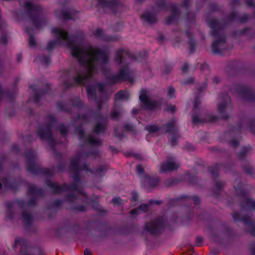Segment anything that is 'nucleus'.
I'll use <instances>...</instances> for the list:
<instances>
[{"instance_id":"44","label":"nucleus","mask_w":255,"mask_h":255,"mask_svg":"<svg viewBox=\"0 0 255 255\" xmlns=\"http://www.w3.org/2000/svg\"><path fill=\"white\" fill-rule=\"evenodd\" d=\"M39 61L42 64L47 65L50 62V59L44 55L39 57Z\"/></svg>"},{"instance_id":"51","label":"nucleus","mask_w":255,"mask_h":255,"mask_svg":"<svg viewBox=\"0 0 255 255\" xmlns=\"http://www.w3.org/2000/svg\"><path fill=\"white\" fill-rule=\"evenodd\" d=\"M126 155L127 156H133L136 159L139 160H142V156L140 154H135V153H126Z\"/></svg>"},{"instance_id":"50","label":"nucleus","mask_w":255,"mask_h":255,"mask_svg":"<svg viewBox=\"0 0 255 255\" xmlns=\"http://www.w3.org/2000/svg\"><path fill=\"white\" fill-rule=\"evenodd\" d=\"M136 170L139 174L143 173L144 171V168L141 164H138L136 166Z\"/></svg>"},{"instance_id":"35","label":"nucleus","mask_w":255,"mask_h":255,"mask_svg":"<svg viewBox=\"0 0 255 255\" xmlns=\"http://www.w3.org/2000/svg\"><path fill=\"white\" fill-rule=\"evenodd\" d=\"M144 129L148 131L150 133H157L159 131L160 128L157 125H150L146 126L144 127Z\"/></svg>"},{"instance_id":"8","label":"nucleus","mask_w":255,"mask_h":255,"mask_svg":"<svg viewBox=\"0 0 255 255\" xmlns=\"http://www.w3.org/2000/svg\"><path fill=\"white\" fill-rule=\"evenodd\" d=\"M165 228L163 219L161 217L146 222L144 226V230L148 233L157 235L161 233Z\"/></svg>"},{"instance_id":"42","label":"nucleus","mask_w":255,"mask_h":255,"mask_svg":"<svg viewBox=\"0 0 255 255\" xmlns=\"http://www.w3.org/2000/svg\"><path fill=\"white\" fill-rule=\"evenodd\" d=\"M125 128L127 131H130L132 133L135 134L137 132L135 128L130 124H126L125 125Z\"/></svg>"},{"instance_id":"53","label":"nucleus","mask_w":255,"mask_h":255,"mask_svg":"<svg viewBox=\"0 0 255 255\" xmlns=\"http://www.w3.org/2000/svg\"><path fill=\"white\" fill-rule=\"evenodd\" d=\"M246 3L250 7L255 6V0H246Z\"/></svg>"},{"instance_id":"19","label":"nucleus","mask_w":255,"mask_h":255,"mask_svg":"<svg viewBox=\"0 0 255 255\" xmlns=\"http://www.w3.org/2000/svg\"><path fill=\"white\" fill-rule=\"evenodd\" d=\"M143 186L146 190H150L158 185L159 183L158 177H152L148 175H145L143 177Z\"/></svg>"},{"instance_id":"62","label":"nucleus","mask_w":255,"mask_h":255,"mask_svg":"<svg viewBox=\"0 0 255 255\" xmlns=\"http://www.w3.org/2000/svg\"><path fill=\"white\" fill-rule=\"evenodd\" d=\"M192 200L195 205H198L200 203V199L197 196H193L191 197Z\"/></svg>"},{"instance_id":"17","label":"nucleus","mask_w":255,"mask_h":255,"mask_svg":"<svg viewBox=\"0 0 255 255\" xmlns=\"http://www.w3.org/2000/svg\"><path fill=\"white\" fill-rule=\"evenodd\" d=\"M200 104V100L199 98L196 97L194 102L193 113L192 115V123L195 125H197L199 123L209 121L211 122L214 120V119H209L208 120L206 119H203L200 117V113L199 110V105Z\"/></svg>"},{"instance_id":"13","label":"nucleus","mask_w":255,"mask_h":255,"mask_svg":"<svg viewBox=\"0 0 255 255\" xmlns=\"http://www.w3.org/2000/svg\"><path fill=\"white\" fill-rule=\"evenodd\" d=\"M233 217L235 221H242L244 222L246 229L253 236H255V221H253L251 217L245 216L241 217L238 213L233 214Z\"/></svg>"},{"instance_id":"11","label":"nucleus","mask_w":255,"mask_h":255,"mask_svg":"<svg viewBox=\"0 0 255 255\" xmlns=\"http://www.w3.org/2000/svg\"><path fill=\"white\" fill-rule=\"evenodd\" d=\"M26 158V166L27 170L32 174H36L40 171L39 165L36 164V154L32 150H28L25 153Z\"/></svg>"},{"instance_id":"23","label":"nucleus","mask_w":255,"mask_h":255,"mask_svg":"<svg viewBox=\"0 0 255 255\" xmlns=\"http://www.w3.org/2000/svg\"><path fill=\"white\" fill-rule=\"evenodd\" d=\"M94 34L96 37L101 38L107 41H113L118 40L119 39V37L117 36L105 35L103 30L102 29H97L94 32Z\"/></svg>"},{"instance_id":"1","label":"nucleus","mask_w":255,"mask_h":255,"mask_svg":"<svg viewBox=\"0 0 255 255\" xmlns=\"http://www.w3.org/2000/svg\"><path fill=\"white\" fill-rule=\"evenodd\" d=\"M57 41H49L46 47L48 51L52 50L57 43L70 48L73 57L78 61L80 67L75 71L65 73L68 79L64 82L65 88L75 85H85L92 77L93 72L97 66L108 63L109 52L106 49L89 46L84 48L79 43L75 35L69 36V33L61 28H54L52 30Z\"/></svg>"},{"instance_id":"59","label":"nucleus","mask_w":255,"mask_h":255,"mask_svg":"<svg viewBox=\"0 0 255 255\" xmlns=\"http://www.w3.org/2000/svg\"><path fill=\"white\" fill-rule=\"evenodd\" d=\"M0 42L3 44H6L7 43V37L5 34H3L0 38Z\"/></svg>"},{"instance_id":"52","label":"nucleus","mask_w":255,"mask_h":255,"mask_svg":"<svg viewBox=\"0 0 255 255\" xmlns=\"http://www.w3.org/2000/svg\"><path fill=\"white\" fill-rule=\"evenodd\" d=\"M203 238L201 237H197L196 240L195 244L197 246H201L203 243Z\"/></svg>"},{"instance_id":"39","label":"nucleus","mask_w":255,"mask_h":255,"mask_svg":"<svg viewBox=\"0 0 255 255\" xmlns=\"http://www.w3.org/2000/svg\"><path fill=\"white\" fill-rule=\"evenodd\" d=\"M25 30L27 32H28L30 35L29 42H28L29 45L30 47H35L36 46V42L35 40L34 36L30 33V31L28 28L26 29Z\"/></svg>"},{"instance_id":"60","label":"nucleus","mask_w":255,"mask_h":255,"mask_svg":"<svg viewBox=\"0 0 255 255\" xmlns=\"http://www.w3.org/2000/svg\"><path fill=\"white\" fill-rule=\"evenodd\" d=\"M194 82V77H190L188 79H186L184 81V84H193Z\"/></svg>"},{"instance_id":"48","label":"nucleus","mask_w":255,"mask_h":255,"mask_svg":"<svg viewBox=\"0 0 255 255\" xmlns=\"http://www.w3.org/2000/svg\"><path fill=\"white\" fill-rule=\"evenodd\" d=\"M174 93L175 89L172 87H169L168 89V96L170 98H172L174 97Z\"/></svg>"},{"instance_id":"4","label":"nucleus","mask_w":255,"mask_h":255,"mask_svg":"<svg viewBox=\"0 0 255 255\" xmlns=\"http://www.w3.org/2000/svg\"><path fill=\"white\" fill-rule=\"evenodd\" d=\"M28 193L31 197V200H29L27 204L23 200L18 201L17 203L8 202L6 203V217L9 219H13L15 218L16 206H18L22 210L26 206L32 207L36 205V198L43 194V191L38 189L34 185L30 184L28 186Z\"/></svg>"},{"instance_id":"7","label":"nucleus","mask_w":255,"mask_h":255,"mask_svg":"<svg viewBox=\"0 0 255 255\" xmlns=\"http://www.w3.org/2000/svg\"><path fill=\"white\" fill-rule=\"evenodd\" d=\"M20 247V254L21 255H44L42 249L39 248L31 247L26 240L21 239H16L13 248Z\"/></svg>"},{"instance_id":"54","label":"nucleus","mask_w":255,"mask_h":255,"mask_svg":"<svg viewBox=\"0 0 255 255\" xmlns=\"http://www.w3.org/2000/svg\"><path fill=\"white\" fill-rule=\"evenodd\" d=\"M156 4L157 6L161 9L165 5V0H157Z\"/></svg>"},{"instance_id":"16","label":"nucleus","mask_w":255,"mask_h":255,"mask_svg":"<svg viewBox=\"0 0 255 255\" xmlns=\"http://www.w3.org/2000/svg\"><path fill=\"white\" fill-rule=\"evenodd\" d=\"M168 160L161 163L160 172L167 173L177 170L180 166V163L174 158H168Z\"/></svg>"},{"instance_id":"10","label":"nucleus","mask_w":255,"mask_h":255,"mask_svg":"<svg viewBox=\"0 0 255 255\" xmlns=\"http://www.w3.org/2000/svg\"><path fill=\"white\" fill-rule=\"evenodd\" d=\"M219 100V112L221 115V118L227 120L229 118L227 112L231 109L230 98L227 94H225L220 96Z\"/></svg>"},{"instance_id":"26","label":"nucleus","mask_w":255,"mask_h":255,"mask_svg":"<svg viewBox=\"0 0 255 255\" xmlns=\"http://www.w3.org/2000/svg\"><path fill=\"white\" fill-rule=\"evenodd\" d=\"M242 210H248L252 208L255 210V200L250 199L248 197H244L241 203Z\"/></svg>"},{"instance_id":"57","label":"nucleus","mask_w":255,"mask_h":255,"mask_svg":"<svg viewBox=\"0 0 255 255\" xmlns=\"http://www.w3.org/2000/svg\"><path fill=\"white\" fill-rule=\"evenodd\" d=\"M188 69L189 65L187 62L184 63L181 67V70L183 73H186L188 71Z\"/></svg>"},{"instance_id":"2","label":"nucleus","mask_w":255,"mask_h":255,"mask_svg":"<svg viewBox=\"0 0 255 255\" xmlns=\"http://www.w3.org/2000/svg\"><path fill=\"white\" fill-rule=\"evenodd\" d=\"M99 154L97 150H95L89 153L82 152L77 154L76 156L72 158L70 162L69 171L73 174V178L74 183L72 185H67L64 184L62 186H60L57 183H53L50 180H46V184L52 190L53 193H60L64 191H69L74 193H77L79 195H83L84 199L83 202H87L86 194L81 188L80 178L79 176V163L82 159H86L90 156H92L94 158H96Z\"/></svg>"},{"instance_id":"9","label":"nucleus","mask_w":255,"mask_h":255,"mask_svg":"<svg viewBox=\"0 0 255 255\" xmlns=\"http://www.w3.org/2000/svg\"><path fill=\"white\" fill-rule=\"evenodd\" d=\"M23 6L29 15L30 20L35 28L40 27L42 21L37 16V12L41 8L39 6L34 5L29 1L23 2Z\"/></svg>"},{"instance_id":"14","label":"nucleus","mask_w":255,"mask_h":255,"mask_svg":"<svg viewBox=\"0 0 255 255\" xmlns=\"http://www.w3.org/2000/svg\"><path fill=\"white\" fill-rule=\"evenodd\" d=\"M252 150V147L250 146L242 147L240 151H237L238 157L241 160H243L242 166L244 169V171L248 174H252L254 170L250 166L249 163L247 161L244 160V159L246 155H247Z\"/></svg>"},{"instance_id":"32","label":"nucleus","mask_w":255,"mask_h":255,"mask_svg":"<svg viewBox=\"0 0 255 255\" xmlns=\"http://www.w3.org/2000/svg\"><path fill=\"white\" fill-rule=\"evenodd\" d=\"M128 98V93L124 91H120L115 95V99L116 101L121 100H127Z\"/></svg>"},{"instance_id":"38","label":"nucleus","mask_w":255,"mask_h":255,"mask_svg":"<svg viewBox=\"0 0 255 255\" xmlns=\"http://www.w3.org/2000/svg\"><path fill=\"white\" fill-rule=\"evenodd\" d=\"M246 125L247 128L255 134V121L251 120L249 121Z\"/></svg>"},{"instance_id":"47","label":"nucleus","mask_w":255,"mask_h":255,"mask_svg":"<svg viewBox=\"0 0 255 255\" xmlns=\"http://www.w3.org/2000/svg\"><path fill=\"white\" fill-rule=\"evenodd\" d=\"M172 67L173 66L171 64H166L165 65V68L163 71L164 73L165 74H168L170 73L172 70Z\"/></svg>"},{"instance_id":"43","label":"nucleus","mask_w":255,"mask_h":255,"mask_svg":"<svg viewBox=\"0 0 255 255\" xmlns=\"http://www.w3.org/2000/svg\"><path fill=\"white\" fill-rule=\"evenodd\" d=\"M112 202L116 206H119L123 204V201L120 197L114 198L112 200Z\"/></svg>"},{"instance_id":"29","label":"nucleus","mask_w":255,"mask_h":255,"mask_svg":"<svg viewBox=\"0 0 255 255\" xmlns=\"http://www.w3.org/2000/svg\"><path fill=\"white\" fill-rule=\"evenodd\" d=\"M179 13L177 8L175 6H172L171 8V15L165 19L167 24H170L175 21L178 17Z\"/></svg>"},{"instance_id":"20","label":"nucleus","mask_w":255,"mask_h":255,"mask_svg":"<svg viewBox=\"0 0 255 255\" xmlns=\"http://www.w3.org/2000/svg\"><path fill=\"white\" fill-rule=\"evenodd\" d=\"M67 200L70 204H73L71 207L73 210L82 212H85L86 211V207L85 206L75 204L76 203H78V201L79 200L75 194H70L68 195L67 197Z\"/></svg>"},{"instance_id":"36","label":"nucleus","mask_w":255,"mask_h":255,"mask_svg":"<svg viewBox=\"0 0 255 255\" xmlns=\"http://www.w3.org/2000/svg\"><path fill=\"white\" fill-rule=\"evenodd\" d=\"M178 181L177 180L173 178H170L169 179H166L164 182V184L166 187H170L171 186H173L174 185H176L178 184Z\"/></svg>"},{"instance_id":"28","label":"nucleus","mask_w":255,"mask_h":255,"mask_svg":"<svg viewBox=\"0 0 255 255\" xmlns=\"http://www.w3.org/2000/svg\"><path fill=\"white\" fill-rule=\"evenodd\" d=\"M124 110L121 106L116 105L111 113V117L113 120H118L124 114Z\"/></svg>"},{"instance_id":"25","label":"nucleus","mask_w":255,"mask_h":255,"mask_svg":"<svg viewBox=\"0 0 255 255\" xmlns=\"http://www.w3.org/2000/svg\"><path fill=\"white\" fill-rule=\"evenodd\" d=\"M126 56H130L128 50L126 49H119L116 51L115 60L119 65H122L124 63V57Z\"/></svg>"},{"instance_id":"40","label":"nucleus","mask_w":255,"mask_h":255,"mask_svg":"<svg viewBox=\"0 0 255 255\" xmlns=\"http://www.w3.org/2000/svg\"><path fill=\"white\" fill-rule=\"evenodd\" d=\"M34 90V102H37L38 100L40 99V97L45 93V92L41 91L39 90Z\"/></svg>"},{"instance_id":"6","label":"nucleus","mask_w":255,"mask_h":255,"mask_svg":"<svg viewBox=\"0 0 255 255\" xmlns=\"http://www.w3.org/2000/svg\"><path fill=\"white\" fill-rule=\"evenodd\" d=\"M45 124L40 126L36 131V134L41 140H46L51 146L53 153L56 151L54 148L55 142L53 138L52 128L56 124V119L53 116H48L45 119Z\"/></svg>"},{"instance_id":"5","label":"nucleus","mask_w":255,"mask_h":255,"mask_svg":"<svg viewBox=\"0 0 255 255\" xmlns=\"http://www.w3.org/2000/svg\"><path fill=\"white\" fill-rule=\"evenodd\" d=\"M96 124L94 131L89 136H85L84 131L81 127L76 128L75 132L78 134L80 140H84L93 146H99L102 145V141L94 135V133L96 132L97 134H100L104 132L106 128L107 119L105 117L99 115L96 117Z\"/></svg>"},{"instance_id":"41","label":"nucleus","mask_w":255,"mask_h":255,"mask_svg":"<svg viewBox=\"0 0 255 255\" xmlns=\"http://www.w3.org/2000/svg\"><path fill=\"white\" fill-rule=\"evenodd\" d=\"M57 129L59 130L61 134L63 136L66 135L67 132H68V129L67 128L65 127L63 124L60 125L59 126L57 127Z\"/></svg>"},{"instance_id":"58","label":"nucleus","mask_w":255,"mask_h":255,"mask_svg":"<svg viewBox=\"0 0 255 255\" xmlns=\"http://www.w3.org/2000/svg\"><path fill=\"white\" fill-rule=\"evenodd\" d=\"M44 173L47 176H52L54 174V169L50 170L46 169L44 171Z\"/></svg>"},{"instance_id":"61","label":"nucleus","mask_w":255,"mask_h":255,"mask_svg":"<svg viewBox=\"0 0 255 255\" xmlns=\"http://www.w3.org/2000/svg\"><path fill=\"white\" fill-rule=\"evenodd\" d=\"M230 145L234 147H236L238 146L239 142L236 139H232L230 142Z\"/></svg>"},{"instance_id":"63","label":"nucleus","mask_w":255,"mask_h":255,"mask_svg":"<svg viewBox=\"0 0 255 255\" xmlns=\"http://www.w3.org/2000/svg\"><path fill=\"white\" fill-rule=\"evenodd\" d=\"M62 204V201L61 200H57L53 203V207H58Z\"/></svg>"},{"instance_id":"21","label":"nucleus","mask_w":255,"mask_h":255,"mask_svg":"<svg viewBox=\"0 0 255 255\" xmlns=\"http://www.w3.org/2000/svg\"><path fill=\"white\" fill-rule=\"evenodd\" d=\"M100 3L103 7L110 8L114 13L118 11L120 6L117 0H100Z\"/></svg>"},{"instance_id":"30","label":"nucleus","mask_w":255,"mask_h":255,"mask_svg":"<svg viewBox=\"0 0 255 255\" xmlns=\"http://www.w3.org/2000/svg\"><path fill=\"white\" fill-rule=\"evenodd\" d=\"M22 222L24 226H29L33 221V217L31 214L26 211H23L22 215Z\"/></svg>"},{"instance_id":"18","label":"nucleus","mask_w":255,"mask_h":255,"mask_svg":"<svg viewBox=\"0 0 255 255\" xmlns=\"http://www.w3.org/2000/svg\"><path fill=\"white\" fill-rule=\"evenodd\" d=\"M108 169V166L107 165H99L97 168L94 169H90V168L86 164H84L81 167V170L89 171L92 174L96 177H102L105 175Z\"/></svg>"},{"instance_id":"37","label":"nucleus","mask_w":255,"mask_h":255,"mask_svg":"<svg viewBox=\"0 0 255 255\" xmlns=\"http://www.w3.org/2000/svg\"><path fill=\"white\" fill-rule=\"evenodd\" d=\"M171 137L169 138V140L172 146H174L177 143V138L179 137L178 132L175 133H172L170 134Z\"/></svg>"},{"instance_id":"56","label":"nucleus","mask_w":255,"mask_h":255,"mask_svg":"<svg viewBox=\"0 0 255 255\" xmlns=\"http://www.w3.org/2000/svg\"><path fill=\"white\" fill-rule=\"evenodd\" d=\"M105 86V84L102 83H99L96 86V88L98 89L100 93L102 94L103 92Z\"/></svg>"},{"instance_id":"34","label":"nucleus","mask_w":255,"mask_h":255,"mask_svg":"<svg viewBox=\"0 0 255 255\" xmlns=\"http://www.w3.org/2000/svg\"><path fill=\"white\" fill-rule=\"evenodd\" d=\"M221 165L216 164L209 168L213 178H215L218 175V170L221 168Z\"/></svg>"},{"instance_id":"24","label":"nucleus","mask_w":255,"mask_h":255,"mask_svg":"<svg viewBox=\"0 0 255 255\" xmlns=\"http://www.w3.org/2000/svg\"><path fill=\"white\" fill-rule=\"evenodd\" d=\"M176 121L172 119L167 124L163 125L162 128L165 133L169 132L171 134L176 133L178 132V129L175 127Z\"/></svg>"},{"instance_id":"46","label":"nucleus","mask_w":255,"mask_h":255,"mask_svg":"<svg viewBox=\"0 0 255 255\" xmlns=\"http://www.w3.org/2000/svg\"><path fill=\"white\" fill-rule=\"evenodd\" d=\"M141 213H146L148 211V206L146 204H141L138 207Z\"/></svg>"},{"instance_id":"45","label":"nucleus","mask_w":255,"mask_h":255,"mask_svg":"<svg viewBox=\"0 0 255 255\" xmlns=\"http://www.w3.org/2000/svg\"><path fill=\"white\" fill-rule=\"evenodd\" d=\"M224 186V183L220 180H217L215 182V188L217 190L220 191Z\"/></svg>"},{"instance_id":"64","label":"nucleus","mask_w":255,"mask_h":255,"mask_svg":"<svg viewBox=\"0 0 255 255\" xmlns=\"http://www.w3.org/2000/svg\"><path fill=\"white\" fill-rule=\"evenodd\" d=\"M190 5V0H184L183 3L182 4V6H184L186 8L189 7Z\"/></svg>"},{"instance_id":"27","label":"nucleus","mask_w":255,"mask_h":255,"mask_svg":"<svg viewBox=\"0 0 255 255\" xmlns=\"http://www.w3.org/2000/svg\"><path fill=\"white\" fill-rule=\"evenodd\" d=\"M142 19L144 21L152 24L157 21L156 15L149 11H146L142 14Z\"/></svg>"},{"instance_id":"22","label":"nucleus","mask_w":255,"mask_h":255,"mask_svg":"<svg viewBox=\"0 0 255 255\" xmlns=\"http://www.w3.org/2000/svg\"><path fill=\"white\" fill-rule=\"evenodd\" d=\"M86 89L89 101H93L94 102H95L97 105L99 109H100L101 103L99 101H97L95 94L96 88L94 86L89 85L87 87Z\"/></svg>"},{"instance_id":"12","label":"nucleus","mask_w":255,"mask_h":255,"mask_svg":"<svg viewBox=\"0 0 255 255\" xmlns=\"http://www.w3.org/2000/svg\"><path fill=\"white\" fill-rule=\"evenodd\" d=\"M107 79L109 83L110 84H115L123 80L131 81L132 80V74L128 71V66H125L120 70L118 75H112L107 77Z\"/></svg>"},{"instance_id":"31","label":"nucleus","mask_w":255,"mask_h":255,"mask_svg":"<svg viewBox=\"0 0 255 255\" xmlns=\"http://www.w3.org/2000/svg\"><path fill=\"white\" fill-rule=\"evenodd\" d=\"M236 90L238 93L243 95V96L246 99L250 100V99L248 97V96L251 95L252 93L250 90L245 87L238 86L236 88Z\"/></svg>"},{"instance_id":"55","label":"nucleus","mask_w":255,"mask_h":255,"mask_svg":"<svg viewBox=\"0 0 255 255\" xmlns=\"http://www.w3.org/2000/svg\"><path fill=\"white\" fill-rule=\"evenodd\" d=\"M130 214L131 215H139L141 214V212L139 210V209L138 207L134 208L130 211Z\"/></svg>"},{"instance_id":"49","label":"nucleus","mask_w":255,"mask_h":255,"mask_svg":"<svg viewBox=\"0 0 255 255\" xmlns=\"http://www.w3.org/2000/svg\"><path fill=\"white\" fill-rule=\"evenodd\" d=\"M190 52H193L195 49V43L194 40L190 39L189 41Z\"/></svg>"},{"instance_id":"15","label":"nucleus","mask_w":255,"mask_h":255,"mask_svg":"<svg viewBox=\"0 0 255 255\" xmlns=\"http://www.w3.org/2000/svg\"><path fill=\"white\" fill-rule=\"evenodd\" d=\"M139 98L144 106V108L146 109L152 110L157 106V102L148 97V92L146 90L141 89L140 90Z\"/></svg>"},{"instance_id":"3","label":"nucleus","mask_w":255,"mask_h":255,"mask_svg":"<svg viewBox=\"0 0 255 255\" xmlns=\"http://www.w3.org/2000/svg\"><path fill=\"white\" fill-rule=\"evenodd\" d=\"M208 23L212 29L211 34L214 38L212 45V51L215 54L221 53L225 48L226 40L223 29L227 23L223 19L219 20L216 19H211Z\"/></svg>"},{"instance_id":"33","label":"nucleus","mask_w":255,"mask_h":255,"mask_svg":"<svg viewBox=\"0 0 255 255\" xmlns=\"http://www.w3.org/2000/svg\"><path fill=\"white\" fill-rule=\"evenodd\" d=\"M56 15L57 16H61L64 19H72L71 13L68 10H58L56 11Z\"/></svg>"}]
</instances>
